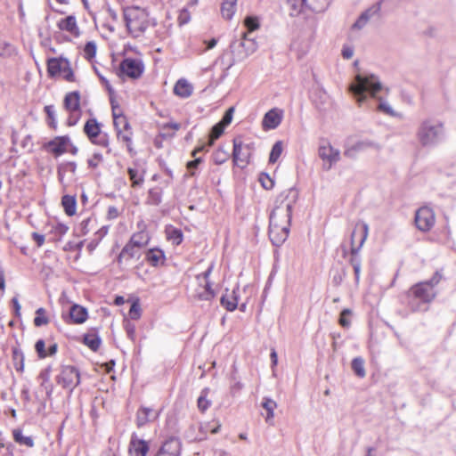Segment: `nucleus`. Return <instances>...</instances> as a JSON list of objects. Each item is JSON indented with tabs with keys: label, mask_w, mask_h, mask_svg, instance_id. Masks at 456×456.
Instances as JSON below:
<instances>
[{
	"label": "nucleus",
	"mask_w": 456,
	"mask_h": 456,
	"mask_svg": "<svg viewBox=\"0 0 456 456\" xmlns=\"http://www.w3.org/2000/svg\"><path fill=\"white\" fill-rule=\"evenodd\" d=\"M368 232L369 225L363 221L357 222L350 235V248L356 246L361 249L368 237Z\"/></svg>",
	"instance_id": "13"
},
{
	"label": "nucleus",
	"mask_w": 456,
	"mask_h": 456,
	"mask_svg": "<svg viewBox=\"0 0 456 456\" xmlns=\"http://www.w3.org/2000/svg\"><path fill=\"white\" fill-rule=\"evenodd\" d=\"M44 111L46 115V123L49 126V127L54 130L57 129V120L54 105H45L44 108Z\"/></svg>",
	"instance_id": "41"
},
{
	"label": "nucleus",
	"mask_w": 456,
	"mask_h": 456,
	"mask_svg": "<svg viewBox=\"0 0 456 456\" xmlns=\"http://www.w3.org/2000/svg\"><path fill=\"white\" fill-rule=\"evenodd\" d=\"M69 143H70L69 135H59L47 142L45 148L55 157H59L67 151Z\"/></svg>",
	"instance_id": "14"
},
{
	"label": "nucleus",
	"mask_w": 456,
	"mask_h": 456,
	"mask_svg": "<svg viewBox=\"0 0 456 456\" xmlns=\"http://www.w3.org/2000/svg\"><path fill=\"white\" fill-rule=\"evenodd\" d=\"M79 91H72L65 94L63 99V107L67 111L81 110Z\"/></svg>",
	"instance_id": "25"
},
{
	"label": "nucleus",
	"mask_w": 456,
	"mask_h": 456,
	"mask_svg": "<svg viewBox=\"0 0 456 456\" xmlns=\"http://www.w3.org/2000/svg\"><path fill=\"white\" fill-rule=\"evenodd\" d=\"M257 47V43L254 38L249 37L248 34H243L240 39L232 40L230 44L229 61L226 62L227 69L247 59L256 51Z\"/></svg>",
	"instance_id": "3"
},
{
	"label": "nucleus",
	"mask_w": 456,
	"mask_h": 456,
	"mask_svg": "<svg viewBox=\"0 0 456 456\" xmlns=\"http://www.w3.org/2000/svg\"><path fill=\"white\" fill-rule=\"evenodd\" d=\"M13 46L8 42H0V56L10 57L12 54Z\"/></svg>",
	"instance_id": "63"
},
{
	"label": "nucleus",
	"mask_w": 456,
	"mask_h": 456,
	"mask_svg": "<svg viewBox=\"0 0 456 456\" xmlns=\"http://www.w3.org/2000/svg\"><path fill=\"white\" fill-rule=\"evenodd\" d=\"M261 405L266 411L265 421L269 423L274 417V410L277 407V403L274 400L265 396L263 398Z\"/></svg>",
	"instance_id": "37"
},
{
	"label": "nucleus",
	"mask_w": 456,
	"mask_h": 456,
	"mask_svg": "<svg viewBox=\"0 0 456 456\" xmlns=\"http://www.w3.org/2000/svg\"><path fill=\"white\" fill-rule=\"evenodd\" d=\"M110 101L112 110L113 125L115 128H118V119L127 120L126 117L121 111L118 103L113 99L112 95H110Z\"/></svg>",
	"instance_id": "38"
},
{
	"label": "nucleus",
	"mask_w": 456,
	"mask_h": 456,
	"mask_svg": "<svg viewBox=\"0 0 456 456\" xmlns=\"http://www.w3.org/2000/svg\"><path fill=\"white\" fill-rule=\"evenodd\" d=\"M144 72V63L141 59L136 58H124L117 71L118 77L123 78L127 77L132 79H138Z\"/></svg>",
	"instance_id": "5"
},
{
	"label": "nucleus",
	"mask_w": 456,
	"mask_h": 456,
	"mask_svg": "<svg viewBox=\"0 0 456 456\" xmlns=\"http://www.w3.org/2000/svg\"><path fill=\"white\" fill-rule=\"evenodd\" d=\"M283 151V142L282 141H277L274 142V144L272 146L270 154H269V164H274L277 162L279 158L281 157Z\"/></svg>",
	"instance_id": "42"
},
{
	"label": "nucleus",
	"mask_w": 456,
	"mask_h": 456,
	"mask_svg": "<svg viewBox=\"0 0 456 456\" xmlns=\"http://www.w3.org/2000/svg\"><path fill=\"white\" fill-rule=\"evenodd\" d=\"M150 451V444L144 439L139 438L133 433L129 442L128 452L132 456H146Z\"/></svg>",
	"instance_id": "18"
},
{
	"label": "nucleus",
	"mask_w": 456,
	"mask_h": 456,
	"mask_svg": "<svg viewBox=\"0 0 456 456\" xmlns=\"http://www.w3.org/2000/svg\"><path fill=\"white\" fill-rule=\"evenodd\" d=\"M81 342L93 352H97L102 345V338L98 328L89 329L82 337Z\"/></svg>",
	"instance_id": "22"
},
{
	"label": "nucleus",
	"mask_w": 456,
	"mask_h": 456,
	"mask_svg": "<svg viewBox=\"0 0 456 456\" xmlns=\"http://www.w3.org/2000/svg\"><path fill=\"white\" fill-rule=\"evenodd\" d=\"M195 159L193 160L187 162V169L190 172V175L195 176L196 175V170L199 167V165L203 161L202 157L196 158V155L193 156Z\"/></svg>",
	"instance_id": "61"
},
{
	"label": "nucleus",
	"mask_w": 456,
	"mask_h": 456,
	"mask_svg": "<svg viewBox=\"0 0 456 456\" xmlns=\"http://www.w3.org/2000/svg\"><path fill=\"white\" fill-rule=\"evenodd\" d=\"M144 11L139 6L132 5L123 8V18L128 32H131V26L134 21L139 20L143 16Z\"/></svg>",
	"instance_id": "23"
},
{
	"label": "nucleus",
	"mask_w": 456,
	"mask_h": 456,
	"mask_svg": "<svg viewBox=\"0 0 456 456\" xmlns=\"http://www.w3.org/2000/svg\"><path fill=\"white\" fill-rule=\"evenodd\" d=\"M49 322V319L45 315V310L43 307H39L36 311V316L34 318V325L36 327H42Z\"/></svg>",
	"instance_id": "50"
},
{
	"label": "nucleus",
	"mask_w": 456,
	"mask_h": 456,
	"mask_svg": "<svg viewBox=\"0 0 456 456\" xmlns=\"http://www.w3.org/2000/svg\"><path fill=\"white\" fill-rule=\"evenodd\" d=\"M298 199V191L296 187H291L281 193H280L275 200V208L273 209H278L281 206L285 203L291 201V203H296Z\"/></svg>",
	"instance_id": "29"
},
{
	"label": "nucleus",
	"mask_w": 456,
	"mask_h": 456,
	"mask_svg": "<svg viewBox=\"0 0 456 456\" xmlns=\"http://www.w3.org/2000/svg\"><path fill=\"white\" fill-rule=\"evenodd\" d=\"M244 26L247 28L248 32L246 34H250L253 31L256 30L260 27V22L257 17L256 16H247L243 22Z\"/></svg>",
	"instance_id": "47"
},
{
	"label": "nucleus",
	"mask_w": 456,
	"mask_h": 456,
	"mask_svg": "<svg viewBox=\"0 0 456 456\" xmlns=\"http://www.w3.org/2000/svg\"><path fill=\"white\" fill-rule=\"evenodd\" d=\"M352 314V311L348 308H344L338 318V323L341 327L345 329H348L351 325V321L349 319V316Z\"/></svg>",
	"instance_id": "55"
},
{
	"label": "nucleus",
	"mask_w": 456,
	"mask_h": 456,
	"mask_svg": "<svg viewBox=\"0 0 456 456\" xmlns=\"http://www.w3.org/2000/svg\"><path fill=\"white\" fill-rule=\"evenodd\" d=\"M127 174L129 175V179L132 182L133 187L141 186L143 183L144 178L142 175H139V171L134 167L127 168Z\"/></svg>",
	"instance_id": "45"
},
{
	"label": "nucleus",
	"mask_w": 456,
	"mask_h": 456,
	"mask_svg": "<svg viewBox=\"0 0 456 456\" xmlns=\"http://www.w3.org/2000/svg\"><path fill=\"white\" fill-rule=\"evenodd\" d=\"M193 86L185 78H180L174 86V94L181 98H188L192 94Z\"/></svg>",
	"instance_id": "30"
},
{
	"label": "nucleus",
	"mask_w": 456,
	"mask_h": 456,
	"mask_svg": "<svg viewBox=\"0 0 456 456\" xmlns=\"http://www.w3.org/2000/svg\"><path fill=\"white\" fill-rule=\"evenodd\" d=\"M101 126L102 124L95 118H91L85 123L83 131L91 142L100 135Z\"/></svg>",
	"instance_id": "26"
},
{
	"label": "nucleus",
	"mask_w": 456,
	"mask_h": 456,
	"mask_svg": "<svg viewBox=\"0 0 456 456\" xmlns=\"http://www.w3.org/2000/svg\"><path fill=\"white\" fill-rule=\"evenodd\" d=\"M283 118V110L279 108H273L268 110L262 119V127L265 131L277 128Z\"/></svg>",
	"instance_id": "16"
},
{
	"label": "nucleus",
	"mask_w": 456,
	"mask_h": 456,
	"mask_svg": "<svg viewBox=\"0 0 456 456\" xmlns=\"http://www.w3.org/2000/svg\"><path fill=\"white\" fill-rule=\"evenodd\" d=\"M436 291L432 288H428L422 282L414 284L410 289V296L422 300L424 303L430 304L436 297Z\"/></svg>",
	"instance_id": "15"
},
{
	"label": "nucleus",
	"mask_w": 456,
	"mask_h": 456,
	"mask_svg": "<svg viewBox=\"0 0 456 456\" xmlns=\"http://www.w3.org/2000/svg\"><path fill=\"white\" fill-rule=\"evenodd\" d=\"M234 111H235L234 106L229 107L224 113L221 120L217 123L223 125L224 127L226 128V126H228L232 121Z\"/></svg>",
	"instance_id": "56"
},
{
	"label": "nucleus",
	"mask_w": 456,
	"mask_h": 456,
	"mask_svg": "<svg viewBox=\"0 0 456 456\" xmlns=\"http://www.w3.org/2000/svg\"><path fill=\"white\" fill-rule=\"evenodd\" d=\"M318 154L324 162L327 161L329 163L327 169H330L340 159L339 150L333 148L328 142L319 146Z\"/></svg>",
	"instance_id": "17"
},
{
	"label": "nucleus",
	"mask_w": 456,
	"mask_h": 456,
	"mask_svg": "<svg viewBox=\"0 0 456 456\" xmlns=\"http://www.w3.org/2000/svg\"><path fill=\"white\" fill-rule=\"evenodd\" d=\"M61 76L68 82H74L76 80L75 73L71 68L70 61H66L65 67L61 71Z\"/></svg>",
	"instance_id": "57"
},
{
	"label": "nucleus",
	"mask_w": 456,
	"mask_h": 456,
	"mask_svg": "<svg viewBox=\"0 0 456 456\" xmlns=\"http://www.w3.org/2000/svg\"><path fill=\"white\" fill-rule=\"evenodd\" d=\"M144 236L143 232H140L133 234L129 241L122 248V256H126V259L139 258V249L146 246L149 242L150 238H147L145 241H135V238H142Z\"/></svg>",
	"instance_id": "12"
},
{
	"label": "nucleus",
	"mask_w": 456,
	"mask_h": 456,
	"mask_svg": "<svg viewBox=\"0 0 456 456\" xmlns=\"http://www.w3.org/2000/svg\"><path fill=\"white\" fill-rule=\"evenodd\" d=\"M35 350L39 359H45V357H47L45 341L43 338H39L36 341Z\"/></svg>",
	"instance_id": "60"
},
{
	"label": "nucleus",
	"mask_w": 456,
	"mask_h": 456,
	"mask_svg": "<svg viewBox=\"0 0 456 456\" xmlns=\"http://www.w3.org/2000/svg\"><path fill=\"white\" fill-rule=\"evenodd\" d=\"M361 249H359V247L354 246V248H350V258L349 263L354 266H362V258L359 254Z\"/></svg>",
	"instance_id": "54"
},
{
	"label": "nucleus",
	"mask_w": 456,
	"mask_h": 456,
	"mask_svg": "<svg viewBox=\"0 0 456 456\" xmlns=\"http://www.w3.org/2000/svg\"><path fill=\"white\" fill-rule=\"evenodd\" d=\"M128 315L131 320H138L142 315V309L140 305V300L136 297L131 304Z\"/></svg>",
	"instance_id": "48"
},
{
	"label": "nucleus",
	"mask_w": 456,
	"mask_h": 456,
	"mask_svg": "<svg viewBox=\"0 0 456 456\" xmlns=\"http://www.w3.org/2000/svg\"><path fill=\"white\" fill-rule=\"evenodd\" d=\"M237 0H224L221 4V13L225 20H232L236 10Z\"/></svg>",
	"instance_id": "33"
},
{
	"label": "nucleus",
	"mask_w": 456,
	"mask_h": 456,
	"mask_svg": "<svg viewBox=\"0 0 456 456\" xmlns=\"http://www.w3.org/2000/svg\"><path fill=\"white\" fill-rule=\"evenodd\" d=\"M58 28L62 31H67L77 37L80 35V31L78 26L77 24V20L74 15H69L64 19H61L58 22Z\"/></svg>",
	"instance_id": "27"
},
{
	"label": "nucleus",
	"mask_w": 456,
	"mask_h": 456,
	"mask_svg": "<svg viewBox=\"0 0 456 456\" xmlns=\"http://www.w3.org/2000/svg\"><path fill=\"white\" fill-rule=\"evenodd\" d=\"M258 181L265 190L269 191L274 187V180L270 176L268 173H260Z\"/></svg>",
	"instance_id": "52"
},
{
	"label": "nucleus",
	"mask_w": 456,
	"mask_h": 456,
	"mask_svg": "<svg viewBox=\"0 0 456 456\" xmlns=\"http://www.w3.org/2000/svg\"><path fill=\"white\" fill-rule=\"evenodd\" d=\"M381 4L382 1H379L364 10L354 21L352 28L362 29L370 20H379L381 18Z\"/></svg>",
	"instance_id": "9"
},
{
	"label": "nucleus",
	"mask_w": 456,
	"mask_h": 456,
	"mask_svg": "<svg viewBox=\"0 0 456 456\" xmlns=\"http://www.w3.org/2000/svg\"><path fill=\"white\" fill-rule=\"evenodd\" d=\"M12 357L13 362V366L18 372H23L24 370V354L19 347H12Z\"/></svg>",
	"instance_id": "34"
},
{
	"label": "nucleus",
	"mask_w": 456,
	"mask_h": 456,
	"mask_svg": "<svg viewBox=\"0 0 456 456\" xmlns=\"http://www.w3.org/2000/svg\"><path fill=\"white\" fill-rule=\"evenodd\" d=\"M311 100L319 111H323L329 102V95L325 90L318 87L312 92Z\"/></svg>",
	"instance_id": "28"
},
{
	"label": "nucleus",
	"mask_w": 456,
	"mask_h": 456,
	"mask_svg": "<svg viewBox=\"0 0 456 456\" xmlns=\"http://www.w3.org/2000/svg\"><path fill=\"white\" fill-rule=\"evenodd\" d=\"M92 143L98 146L108 148L110 144L109 134L107 133L101 132L100 135L96 137V140H94Z\"/></svg>",
	"instance_id": "64"
},
{
	"label": "nucleus",
	"mask_w": 456,
	"mask_h": 456,
	"mask_svg": "<svg viewBox=\"0 0 456 456\" xmlns=\"http://www.w3.org/2000/svg\"><path fill=\"white\" fill-rule=\"evenodd\" d=\"M351 368H352L354 373L358 378L362 379V378L365 377L366 371H365V368H364V360L361 356L354 357L352 360Z\"/></svg>",
	"instance_id": "40"
},
{
	"label": "nucleus",
	"mask_w": 456,
	"mask_h": 456,
	"mask_svg": "<svg viewBox=\"0 0 456 456\" xmlns=\"http://www.w3.org/2000/svg\"><path fill=\"white\" fill-rule=\"evenodd\" d=\"M163 191L159 187L151 188L148 191L146 204L159 206L162 201Z\"/></svg>",
	"instance_id": "35"
},
{
	"label": "nucleus",
	"mask_w": 456,
	"mask_h": 456,
	"mask_svg": "<svg viewBox=\"0 0 456 456\" xmlns=\"http://www.w3.org/2000/svg\"><path fill=\"white\" fill-rule=\"evenodd\" d=\"M91 222V218H86L84 219L79 225L76 228V232L77 236H84L86 235L89 232V224Z\"/></svg>",
	"instance_id": "62"
},
{
	"label": "nucleus",
	"mask_w": 456,
	"mask_h": 456,
	"mask_svg": "<svg viewBox=\"0 0 456 456\" xmlns=\"http://www.w3.org/2000/svg\"><path fill=\"white\" fill-rule=\"evenodd\" d=\"M97 45L94 41H88L84 46V56L86 60L91 61L96 55Z\"/></svg>",
	"instance_id": "49"
},
{
	"label": "nucleus",
	"mask_w": 456,
	"mask_h": 456,
	"mask_svg": "<svg viewBox=\"0 0 456 456\" xmlns=\"http://www.w3.org/2000/svg\"><path fill=\"white\" fill-rule=\"evenodd\" d=\"M62 319L69 324H82L88 319V310L78 304H72L67 313H62Z\"/></svg>",
	"instance_id": "11"
},
{
	"label": "nucleus",
	"mask_w": 456,
	"mask_h": 456,
	"mask_svg": "<svg viewBox=\"0 0 456 456\" xmlns=\"http://www.w3.org/2000/svg\"><path fill=\"white\" fill-rule=\"evenodd\" d=\"M208 388H204L197 400V405L201 412H205L211 405L209 400L207 399Z\"/></svg>",
	"instance_id": "46"
},
{
	"label": "nucleus",
	"mask_w": 456,
	"mask_h": 456,
	"mask_svg": "<svg viewBox=\"0 0 456 456\" xmlns=\"http://www.w3.org/2000/svg\"><path fill=\"white\" fill-rule=\"evenodd\" d=\"M117 132V137L118 140L126 142V149L129 154L133 157L136 155V151L133 148L132 142V130L131 126L128 120H124V128L118 127L115 128Z\"/></svg>",
	"instance_id": "20"
},
{
	"label": "nucleus",
	"mask_w": 456,
	"mask_h": 456,
	"mask_svg": "<svg viewBox=\"0 0 456 456\" xmlns=\"http://www.w3.org/2000/svg\"><path fill=\"white\" fill-rule=\"evenodd\" d=\"M224 130L225 128L223 125L215 124L210 128L207 140H200L197 147L192 151L191 155L195 156L199 152L208 151L214 145L215 142L223 135Z\"/></svg>",
	"instance_id": "10"
},
{
	"label": "nucleus",
	"mask_w": 456,
	"mask_h": 456,
	"mask_svg": "<svg viewBox=\"0 0 456 456\" xmlns=\"http://www.w3.org/2000/svg\"><path fill=\"white\" fill-rule=\"evenodd\" d=\"M124 329L126 330L127 338L132 341H135V325L131 322L129 320L125 319L124 320Z\"/></svg>",
	"instance_id": "59"
},
{
	"label": "nucleus",
	"mask_w": 456,
	"mask_h": 456,
	"mask_svg": "<svg viewBox=\"0 0 456 456\" xmlns=\"http://www.w3.org/2000/svg\"><path fill=\"white\" fill-rule=\"evenodd\" d=\"M13 440L21 445H26L29 448L34 446V440L32 436H26L23 435L22 430L20 428L14 429L12 431Z\"/></svg>",
	"instance_id": "39"
},
{
	"label": "nucleus",
	"mask_w": 456,
	"mask_h": 456,
	"mask_svg": "<svg viewBox=\"0 0 456 456\" xmlns=\"http://www.w3.org/2000/svg\"><path fill=\"white\" fill-rule=\"evenodd\" d=\"M435 222L436 216L431 208L423 206L416 210L414 223L416 228L420 232H429L435 225Z\"/></svg>",
	"instance_id": "8"
},
{
	"label": "nucleus",
	"mask_w": 456,
	"mask_h": 456,
	"mask_svg": "<svg viewBox=\"0 0 456 456\" xmlns=\"http://www.w3.org/2000/svg\"><path fill=\"white\" fill-rule=\"evenodd\" d=\"M331 3L332 0H287L291 16H297L305 9L315 13L324 12Z\"/></svg>",
	"instance_id": "4"
},
{
	"label": "nucleus",
	"mask_w": 456,
	"mask_h": 456,
	"mask_svg": "<svg viewBox=\"0 0 456 456\" xmlns=\"http://www.w3.org/2000/svg\"><path fill=\"white\" fill-rule=\"evenodd\" d=\"M61 206L64 213L68 216H73L77 213V197L76 195L65 194L61 197Z\"/></svg>",
	"instance_id": "31"
},
{
	"label": "nucleus",
	"mask_w": 456,
	"mask_h": 456,
	"mask_svg": "<svg viewBox=\"0 0 456 456\" xmlns=\"http://www.w3.org/2000/svg\"><path fill=\"white\" fill-rule=\"evenodd\" d=\"M382 89L383 85L379 78L372 73L366 72L356 74L350 86V92L359 105H362L368 96L376 98Z\"/></svg>",
	"instance_id": "2"
},
{
	"label": "nucleus",
	"mask_w": 456,
	"mask_h": 456,
	"mask_svg": "<svg viewBox=\"0 0 456 456\" xmlns=\"http://www.w3.org/2000/svg\"><path fill=\"white\" fill-rule=\"evenodd\" d=\"M167 239L175 246H179L183 240V233L180 228L168 224L165 228Z\"/></svg>",
	"instance_id": "32"
},
{
	"label": "nucleus",
	"mask_w": 456,
	"mask_h": 456,
	"mask_svg": "<svg viewBox=\"0 0 456 456\" xmlns=\"http://www.w3.org/2000/svg\"><path fill=\"white\" fill-rule=\"evenodd\" d=\"M182 444L178 437L170 436L165 440L158 452L165 453L168 456H180Z\"/></svg>",
	"instance_id": "21"
},
{
	"label": "nucleus",
	"mask_w": 456,
	"mask_h": 456,
	"mask_svg": "<svg viewBox=\"0 0 456 456\" xmlns=\"http://www.w3.org/2000/svg\"><path fill=\"white\" fill-rule=\"evenodd\" d=\"M152 409L146 406H141L136 413V425L138 428L143 427L147 422L151 420L150 414Z\"/></svg>",
	"instance_id": "36"
},
{
	"label": "nucleus",
	"mask_w": 456,
	"mask_h": 456,
	"mask_svg": "<svg viewBox=\"0 0 456 456\" xmlns=\"http://www.w3.org/2000/svg\"><path fill=\"white\" fill-rule=\"evenodd\" d=\"M228 158L229 153L224 151L222 146H218V148L212 154L213 162L218 166L225 163Z\"/></svg>",
	"instance_id": "44"
},
{
	"label": "nucleus",
	"mask_w": 456,
	"mask_h": 456,
	"mask_svg": "<svg viewBox=\"0 0 456 456\" xmlns=\"http://www.w3.org/2000/svg\"><path fill=\"white\" fill-rule=\"evenodd\" d=\"M228 289H225V294H224L220 298V304L221 305L226 309L228 312H233L235 311L237 307V302L232 301V299L228 298Z\"/></svg>",
	"instance_id": "51"
},
{
	"label": "nucleus",
	"mask_w": 456,
	"mask_h": 456,
	"mask_svg": "<svg viewBox=\"0 0 456 456\" xmlns=\"http://www.w3.org/2000/svg\"><path fill=\"white\" fill-rule=\"evenodd\" d=\"M56 382L70 392L80 384V373L77 367L62 366L61 373L56 377Z\"/></svg>",
	"instance_id": "7"
},
{
	"label": "nucleus",
	"mask_w": 456,
	"mask_h": 456,
	"mask_svg": "<svg viewBox=\"0 0 456 456\" xmlns=\"http://www.w3.org/2000/svg\"><path fill=\"white\" fill-rule=\"evenodd\" d=\"M417 139L423 148L434 149L446 140V131L442 121L435 118L422 120L418 127Z\"/></svg>",
	"instance_id": "1"
},
{
	"label": "nucleus",
	"mask_w": 456,
	"mask_h": 456,
	"mask_svg": "<svg viewBox=\"0 0 456 456\" xmlns=\"http://www.w3.org/2000/svg\"><path fill=\"white\" fill-rule=\"evenodd\" d=\"M69 60L62 55L59 57H50L46 61V71L47 76L50 78H54L61 76L66 61Z\"/></svg>",
	"instance_id": "19"
},
{
	"label": "nucleus",
	"mask_w": 456,
	"mask_h": 456,
	"mask_svg": "<svg viewBox=\"0 0 456 456\" xmlns=\"http://www.w3.org/2000/svg\"><path fill=\"white\" fill-rule=\"evenodd\" d=\"M233 149H232V160L234 164H237L239 160L242 159L240 158L243 142L240 138H234L233 141Z\"/></svg>",
	"instance_id": "53"
},
{
	"label": "nucleus",
	"mask_w": 456,
	"mask_h": 456,
	"mask_svg": "<svg viewBox=\"0 0 456 456\" xmlns=\"http://www.w3.org/2000/svg\"><path fill=\"white\" fill-rule=\"evenodd\" d=\"M428 303H424L422 300L409 296L408 305L412 312H425L428 309Z\"/></svg>",
	"instance_id": "43"
},
{
	"label": "nucleus",
	"mask_w": 456,
	"mask_h": 456,
	"mask_svg": "<svg viewBox=\"0 0 456 456\" xmlns=\"http://www.w3.org/2000/svg\"><path fill=\"white\" fill-rule=\"evenodd\" d=\"M275 209H273L269 216L268 236L270 241L274 247H281L288 239L289 233V226H281L274 222Z\"/></svg>",
	"instance_id": "6"
},
{
	"label": "nucleus",
	"mask_w": 456,
	"mask_h": 456,
	"mask_svg": "<svg viewBox=\"0 0 456 456\" xmlns=\"http://www.w3.org/2000/svg\"><path fill=\"white\" fill-rule=\"evenodd\" d=\"M145 260L152 266L159 267L165 265L166 255L165 252L156 247L147 250L145 253Z\"/></svg>",
	"instance_id": "24"
},
{
	"label": "nucleus",
	"mask_w": 456,
	"mask_h": 456,
	"mask_svg": "<svg viewBox=\"0 0 456 456\" xmlns=\"http://www.w3.org/2000/svg\"><path fill=\"white\" fill-rule=\"evenodd\" d=\"M69 112V117L67 118V121H66V125L68 126H76L81 117H82V110H73V111H68Z\"/></svg>",
	"instance_id": "58"
}]
</instances>
